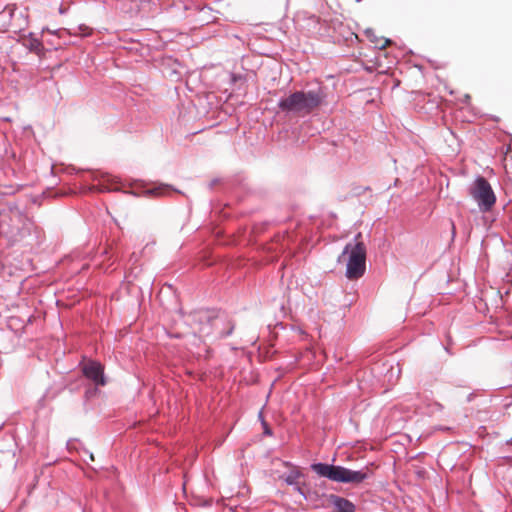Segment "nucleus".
<instances>
[{
    "label": "nucleus",
    "mask_w": 512,
    "mask_h": 512,
    "mask_svg": "<svg viewBox=\"0 0 512 512\" xmlns=\"http://www.w3.org/2000/svg\"><path fill=\"white\" fill-rule=\"evenodd\" d=\"M24 45L32 52L40 55L43 51V44L36 38H28L24 40Z\"/></svg>",
    "instance_id": "7"
},
{
    "label": "nucleus",
    "mask_w": 512,
    "mask_h": 512,
    "mask_svg": "<svg viewBox=\"0 0 512 512\" xmlns=\"http://www.w3.org/2000/svg\"><path fill=\"white\" fill-rule=\"evenodd\" d=\"M312 469L321 477H326L332 481L342 483H360L368 476L367 472L363 470L354 471L342 466H334L324 463L313 464Z\"/></svg>",
    "instance_id": "2"
},
{
    "label": "nucleus",
    "mask_w": 512,
    "mask_h": 512,
    "mask_svg": "<svg viewBox=\"0 0 512 512\" xmlns=\"http://www.w3.org/2000/svg\"><path fill=\"white\" fill-rule=\"evenodd\" d=\"M329 504L335 509L336 512H354L355 506L349 500L339 497L337 495H330L328 497Z\"/></svg>",
    "instance_id": "6"
},
{
    "label": "nucleus",
    "mask_w": 512,
    "mask_h": 512,
    "mask_svg": "<svg viewBox=\"0 0 512 512\" xmlns=\"http://www.w3.org/2000/svg\"><path fill=\"white\" fill-rule=\"evenodd\" d=\"M326 99L324 87L314 90L296 91L282 98L278 104L281 111L296 117H305L323 105Z\"/></svg>",
    "instance_id": "1"
},
{
    "label": "nucleus",
    "mask_w": 512,
    "mask_h": 512,
    "mask_svg": "<svg viewBox=\"0 0 512 512\" xmlns=\"http://www.w3.org/2000/svg\"><path fill=\"white\" fill-rule=\"evenodd\" d=\"M346 254H349L346 277L351 280L360 278L365 272L366 248L364 244L358 241L354 245H346L338 261H341Z\"/></svg>",
    "instance_id": "3"
},
{
    "label": "nucleus",
    "mask_w": 512,
    "mask_h": 512,
    "mask_svg": "<svg viewBox=\"0 0 512 512\" xmlns=\"http://www.w3.org/2000/svg\"><path fill=\"white\" fill-rule=\"evenodd\" d=\"M299 477V473L298 472H294V473H291L287 478H286V482L288 484H294L297 480V478Z\"/></svg>",
    "instance_id": "9"
},
{
    "label": "nucleus",
    "mask_w": 512,
    "mask_h": 512,
    "mask_svg": "<svg viewBox=\"0 0 512 512\" xmlns=\"http://www.w3.org/2000/svg\"><path fill=\"white\" fill-rule=\"evenodd\" d=\"M83 372L85 376L91 379L97 385H104L105 380L103 377V367L98 362H89L84 368Z\"/></svg>",
    "instance_id": "5"
},
{
    "label": "nucleus",
    "mask_w": 512,
    "mask_h": 512,
    "mask_svg": "<svg viewBox=\"0 0 512 512\" xmlns=\"http://www.w3.org/2000/svg\"><path fill=\"white\" fill-rule=\"evenodd\" d=\"M371 42L374 43L376 48L381 49V50L385 49L386 47H388L391 44L390 39H387L384 37H376V36L373 39H371Z\"/></svg>",
    "instance_id": "8"
},
{
    "label": "nucleus",
    "mask_w": 512,
    "mask_h": 512,
    "mask_svg": "<svg viewBox=\"0 0 512 512\" xmlns=\"http://www.w3.org/2000/svg\"><path fill=\"white\" fill-rule=\"evenodd\" d=\"M473 198L477 201L482 211H488L495 204L496 197L486 179L477 178L471 190Z\"/></svg>",
    "instance_id": "4"
}]
</instances>
